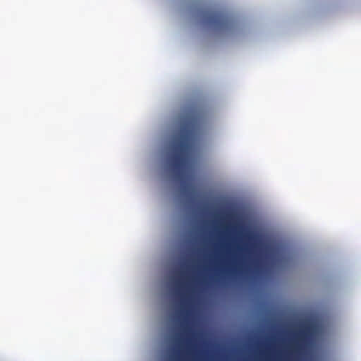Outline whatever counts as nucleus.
<instances>
[{
	"label": "nucleus",
	"instance_id": "nucleus-1",
	"mask_svg": "<svg viewBox=\"0 0 361 361\" xmlns=\"http://www.w3.org/2000/svg\"><path fill=\"white\" fill-rule=\"evenodd\" d=\"M204 120V113L196 107L190 108L180 118V132L171 144L169 159V169L177 180L183 179V169L191 143L200 132Z\"/></svg>",
	"mask_w": 361,
	"mask_h": 361
},
{
	"label": "nucleus",
	"instance_id": "nucleus-2",
	"mask_svg": "<svg viewBox=\"0 0 361 361\" xmlns=\"http://www.w3.org/2000/svg\"><path fill=\"white\" fill-rule=\"evenodd\" d=\"M315 331L316 324L313 321L307 319L302 323L293 348V352L296 356L304 355L312 345Z\"/></svg>",
	"mask_w": 361,
	"mask_h": 361
},
{
	"label": "nucleus",
	"instance_id": "nucleus-3",
	"mask_svg": "<svg viewBox=\"0 0 361 361\" xmlns=\"http://www.w3.org/2000/svg\"><path fill=\"white\" fill-rule=\"evenodd\" d=\"M200 18L196 19L194 23H227L209 11H200Z\"/></svg>",
	"mask_w": 361,
	"mask_h": 361
},
{
	"label": "nucleus",
	"instance_id": "nucleus-4",
	"mask_svg": "<svg viewBox=\"0 0 361 361\" xmlns=\"http://www.w3.org/2000/svg\"><path fill=\"white\" fill-rule=\"evenodd\" d=\"M181 193L184 197L188 198V202H192L193 201L192 196L194 193V188L191 185L188 184L185 182H183L181 185Z\"/></svg>",
	"mask_w": 361,
	"mask_h": 361
},
{
	"label": "nucleus",
	"instance_id": "nucleus-5",
	"mask_svg": "<svg viewBox=\"0 0 361 361\" xmlns=\"http://www.w3.org/2000/svg\"><path fill=\"white\" fill-rule=\"evenodd\" d=\"M202 25H204V27L207 29L210 30H226L230 28L231 25H233L234 24H201Z\"/></svg>",
	"mask_w": 361,
	"mask_h": 361
},
{
	"label": "nucleus",
	"instance_id": "nucleus-6",
	"mask_svg": "<svg viewBox=\"0 0 361 361\" xmlns=\"http://www.w3.org/2000/svg\"><path fill=\"white\" fill-rule=\"evenodd\" d=\"M181 286H178L176 290V293L180 298L181 300V307L183 308L186 304V297L185 295L181 293Z\"/></svg>",
	"mask_w": 361,
	"mask_h": 361
}]
</instances>
